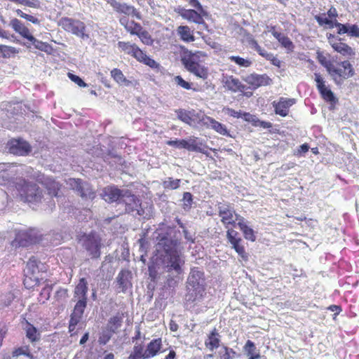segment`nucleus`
Wrapping results in <instances>:
<instances>
[{
  "label": "nucleus",
  "mask_w": 359,
  "mask_h": 359,
  "mask_svg": "<svg viewBox=\"0 0 359 359\" xmlns=\"http://www.w3.org/2000/svg\"><path fill=\"white\" fill-rule=\"evenodd\" d=\"M81 318H82V316L72 313L71 315L69 324H71L72 326L76 325L80 322Z\"/></svg>",
  "instance_id": "obj_60"
},
{
  "label": "nucleus",
  "mask_w": 359,
  "mask_h": 359,
  "mask_svg": "<svg viewBox=\"0 0 359 359\" xmlns=\"http://www.w3.org/2000/svg\"><path fill=\"white\" fill-rule=\"evenodd\" d=\"M121 200V203L125 204L126 211L128 212H134L136 211L137 215H144V210L141 208L139 203L140 201L135 196L126 192L125 194H123Z\"/></svg>",
  "instance_id": "obj_11"
},
{
  "label": "nucleus",
  "mask_w": 359,
  "mask_h": 359,
  "mask_svg": "<svg viewBox=\"0 0 359 359\" xmlns=\"http://www.w3.org/2000/svg\"><path fill=\"white\" fill-rule=\"evenodd\" d=\"M241 231L243 233V236L246 240L254 242L256 241V236L254 230L248 225H243Z\"/></svg>",
  "instance_id": "obj_38"
},
{
  "label": "nucleus",
  "mask_w": 359,
  "mask_h": 359,
  "mask_svg": "<svg viewBox=\"0 0 359 359\" xmlns=\"http://www.w3.org/2000/svg\"><path fill=\"white\" fill-rule=\"evenodd\" d=\"M229 60H231V62H235L236 65L242 67H248L252 64V62L250 60L245 59L240 56L232 55L229 57Z\"/></svg>",
  "instance_id": "obj_40"
},
{
  "label": "nucleus",
  "mask_w": 359,
  "mask_h": 359,
  "mask_svg": "<svg viewBox=\"0 0 359 359\" xmlns=\"http://www.w3.org/2000/svg\"><path fill=\"white\" fill-rule=\"evenodd\" d=\"M294 99H287L281 97L278 102H273V105L275 107L276 114L286 116L289 111V108L294 104Z\"/></svg>",
  "instance_id": "obj_19"
},
{
  "label": "nucleus",
  "mask_w": 359,
  "mask_h": 359,
  "mask_svg": "<svg viewBox=\"0 0 359 359\" xmlns=\"http://www.w3.org/2000/svg\"><path fill=\"white\" fill-rule=\"evenodd\" d=\"M156 239V250L165 254L163 262L164 270L168 273L167 284L170 287H175L182 272V266L185 263L180 242L171 233H160Z\"/></svg>",
  "instance_id": "obj_1"
},
{
  "label": "nucleus",
  "mask_w": 359,
  "mask_h": 359,
  "mask_svg": "<svg viewBox=\"0 0 359 359\" xmlns=\"http://www.w3.org/2000/svg\"><path fill=\"white\" fill-rule=\"evenodd\" d=\"M184 205L190 207L192 202V195L189 192H184L183 194Z\"/></svg>",
  "instance_id": "obj_59"
},
{
  "label": "nucleus",
  "mask_w": 359,
  "mask_h": 359,
  "mask_svg": "<svg viewBox=\"0 0 359 359\" xmlns=\"http://www.w3.org/2000/svg\"><path fill=\"white\" fill-rule=\"evenodd\" d=\"M39 262L34 257L29 258L26 269H25V278L24 280V285L27 287H32L39 283V277L37 273L39 272Z\"/></svg>",
  "instance_id": "obj_8"
},
{
  "label": "nucleus",
  "mask_w": 359,
  "mask_h": 359,
  "mask_svg": "<svg viewBox=\"0 0 359 359\" xmlns=\"http://www.w3.org/2000/svg\"><path fill=\"white\" fill-rule=\"evenodd\" d=\"M184 149L191 151H196L202 154H205L203 149L198 146L196 138H191L188 140H184Z\"/></svg>",
  "instance_id": "obj_33"
},
{
  "label": "nucleus",
  "mask_w": 359,
  "mask_h": 359,
  "mask_svg": "<svg viewBox=\"0 0 359 359\" xmlns=\"http://www.w3.org/2000/svg\"><path fill=\"white\" fill-rule=\"evenodd\" d=\"M174 81L177 85L180 86V87L184 89H191V84L189 82L184 80L180 76H175Z\"/></svg>",
  "instance_id": "obj_50"
},
{
  "label": "nucleus",
  "mask_w": 359,
  "mask_h": 359,
  "mask_svg": "<svg viewBox=\"0 0 359 359\" xmlns=\"http://www.w3.org/2000/svg\"><path fill=\"white\" fill-rule=\"evenodd\" d=\"M175 12L178 13L183 19L190 22L198 25L204 23L203 17L194 9H186L183 7L178 6L175 9Z\"/></svg>",
  "instance_id": "obj_16"
},
{
  "label": "nucleus",
  "mask_w": 359,
  "mask_h": 359,
  "mask_svg": "<svg viewBox=\"0 0 359 359\" xmlns=\"http://www.w3.org/2000/svg\"><path fill=\"white\" fill-rule=\"evenodd\" d=\"M220 336L215 328L208 334V338L205 341V347L210 351L219 346Z\"/></svg>",
  "instance_id": "obj_26"
},
{
  "label": "nucleus",
  "mask_w": 359,
  "mask_h": 359,
  "mask_svg": "<svg viewBox=\"0 0 359 359\" xmlns=\"http://www.w3.org/2000/svg\"><path fill=\"white\" fill-rule=\"evenodd\" d=\"M223 82L224 87L233 93L243 92L245 88L238 79L232 76L225 77Z\"/></svg>",
  "instance_id": "obj_23"
},
{
  "label": "nucleus",
  "mask_w": 359,
  "mask_h": 359,
  "mask_svg": "<svg viewBox=\"0 0 359 359\" xmlns=\"http://www.w3.org/2000/svg\"><path fill=\"white\" fill-rule=\"evenodd\" d=\"M118 48L124 51L126 53L131 55L133 54V52L134 51L136 45L135 44H130V43L123 42V41H119L118 43Z\"/></svg>",
  "instance_id": "obj_43"
},
{
  "label": "nucleus",
  "mask_w": 359,
  "mask_h": 359,
  "mask_svg": "<svg viewBox=\"0 0 359 359\" xmlns=\"http://www.w3.org/2000/svg\"><path fill=\"white\" fill-rule=\"evenodd\" d=\"M69 184L73 189L78 191L82 198L93 199L95 197V193L91 190L89 191L88 194L83 191V183L79 179H69Z\"/></svg>",
  "instance_id": "obj_27"
},
{
  "label": "nucleus",
  "mask_w": 359,
  "mask_h": 359,
  "mask_svg": "<svg viewBox=\"0 0 359 359\" xmlns=\"http://www.w3.org/2000/svg\"><path fill=\"white\" fill-rule=\"evenodd\" d=\"M111 75L113 79L121 85L128 86L130 83L126 79L122 72L118 69H114L111 72Z\"/></svg>",
  "instance_id": "obj_35"
},
{
  "label": "nucleus",
  "mask_w": 359,
  "mask_h": 359,
  "mask_svg": "<svg viewBox=\"0 0 359 359\" xmlns=\"http://www.w3.org/2000/svg\"><path fill=\"white\" fill-rule=\"evenodd\" d=\"M162 346V340L157 338L151 340L145 349V358L154 357L161 350Z\"/></svg>",
  "instance_id": "obj_24"
},
{
  "label": "nucleus",
  "mask_w": 359,
  "mask_h": 359,
  "mask_svg": "<svg viewBox=\"0 0 359 359\" xmlns=\"http://www.w3.org/2000/svg\"><path fill=\"white\" fill-rule=\"evenodd\" d=\"M137 36L141 41L146 45H151L153 42L150 34L147 31L141 30Z\"/></svg>",
  "instance_id": "obj_46"
},
{
  "label": "nucleus",
  "mask_w": 359,
  "mask_h": 359,
  "mask_svg": "<svg viewBox=\"0 0 359 359\" xmlns=\"http://www.w3.org/2000/svg\"><path fill=\"white\" fill-rule=\"evenodd\" d=\"M223 111H224V113L226 114L233 116L234 118L241 117V111H236V110L229 108V107L224 108Z\"/></svg>",
  "instance_id": "obj_56"
},
{
  "label": "nucleus",
  "mask_w": 359,
  "mask_h": 359,
  "mask_svg": "<svg viewBox=\"0 0 359 359\" xmlns=\"http://www.w3.org/2000/svg\"><path fill=\"white\" fill-rule=\"evenodd\" d=\"M226 238L236 252L241 257H246L245 248L241 245L242 238L238 236V233L233 229H228L226 231Z\"/></svg>",
  "instance_id": "obj_15"
},
{
  "label": "nucleus",
  "mask_w": 359,
  "mask_h": 359,
  "mask_svg": "<svg viewBox=\"0 0 359 359\" xmlns=\"http://www.w3.org/2000/svg\"><path fill=\"white\" fill-rule=\"evenodd\" d=\"M27 40L31 41L36 49H39L41 51H44L47 53H50L53 50L50 45H49L47 43L37 40L32 36V34L29 36Z\"/></svg>",
  "instance_id": "obj_32"
},
{
  "label": "nucleus",
  "mask_w": 359,
  "mask_h": 359,
  "mask_svg": "<svg viewBox=\"0 0 359 359\" xmlns=\"http://www.w3.org/2000/svg\"><path fill=\"white\" fill-rule=\"evenodd\" d=\"M281 45L288 50H292L294 46L290 39L285 34L278 40Z\"/></svg>",
  "instance_id": "obj_48"
},
{
  "label": "nucleus",
  "mask_w": 359,
  "mask_h": 359,
  "mask_svg": "<svg viewBox=\"0 0 359 359\" xmlns=\"http://www.w3.org/2000/svg\"><path fill=\"white\" fill-rule=\"evenodd\" d=\"M132 56L137 59V60L143 62L147 55L136 46L134 51L133 52Z\"/></svg>",
  "instance_id": "obj_51"
},
{
  "label": "nucleus",
  "mask_w": 359,
  "mask_h": 359,
  "mask_svg": "<svg viewBox=\"0 0 359 359\" xmlns=\"http://www.w3.org/2000/svg\"><path fill=\"white\" fill-rule=\"evenodd\" d=\"M18 4L34 8H38L40 6V2L38 0H19Z\"/></svg>",
  "instance_id": "obj_49"
},
{
  "label": "nucleus",
  "mask_w": 359,
  "mask_h": 359,
  "mask_svg": "<svg viewBox=\"0 0 359 359\" xmlns=\"http://www.w3.org/2000/svg\"><path fill=\"white\" fill-rule=\"evenodd\" d=\"M309 147L306 144H304L299 147L298 153H306L309 151Z\"/></svg>",
  "instance_id": "obj_64"
},
{
  "label": "nucleus",
  "mask_w": 359,
  "mask_h": 359,
  "mask_svg": "<svg viewBox=\"0 0 359 359\" xmlns=\"http://www.w3.org/2000/svg\"><path fill=\"white\" fill-rule=\"evenodd\" d=\"M255 116L250 114V113L241 112V118H243L246 121L251 122L252 123L255 120Z\"/></svg>",
  "instance_id": "obj_61"
},
{
  "label": "nucleus",
  "mask_w": 359,
  "mask_h": 359,
  "mask_svg": "<svg viewBox=\"0 0 359 359\" xmlns=\"http://www.w3.org/2000/svg\"><path fill=\"white\" fill-rule=\"evenodd\" d=\"M15 13L18 15V16L31 22L33 24H35V25L40 24V20L37 18H36L33 15L27 14V13H24L22 11H21L20 9H17L15 11Z\"/></svg>",
  "instance_id": "obj_42"
},
{
  "label": "nucleus",
  "mask_w": 359,
  "mask_h": 359,
  "mask_svg": "<svg viewBox=\"0 0 359 359\" xmlns=\"http://www.w3.org/2000/svg\"><path fill=\"white\" fill-rule=\"evenodd\" d=\"M234 219H235V222L238 221L237 224L240 229H242L243 225L248 224V222L247 220H245V219L243 217H242L239 215L235 214Z\"/></svg>",
  "instance_id": "obj_58"
},
{
  "label": "nucleus",
  "mask_w": 359,
  "mask_h": 359,
  "mask_svg": "<svg viewBox=\"0 0 359 359\" xmlns=\"http://www.w3.org/2000/svg\"><path fill=\"white\" fill-rule=\"evenodd\" d=\"M184 140H168L166 144L170 147H174L178 149H184Z\"/></svg>",
  "instance_id": "obj_55"
},
{
  "label": "nucleus",
  "mask_w": 359,
  "mask_h": 359,
  "mask_svg": "<svg viewBox=\"0 0 359 359\" xmlns=\"http://www.w3.org/2000/svg\"><path fill=\"white\" fill-rule=\"evenodd\" d=\"M88 291L87 282L84 278H81L78 285L75 287L74 299L87 298L86 293Z\"/></svg>",
  "instance_id": "obj_30"
},
{
  "label": "nucleus",
  "mask_w": 359,
  "mask_h": 359,
  "mask_svg": "<svg viewBox=\"0 0 359 359\" xmlns=\"http://www.w3.org/2000/svg\"><path fill=\"white\" fill-rule=\"evenodd\" d=\"M335 27L337 28L339 34H347L351 37L359 38V27L357 25L341 24L336 22Z\"/></svg>",
  "instance_id": "obj_21"
},
{
  "label": "nucleus",
  "mask_w": 359,
  "mask_h": 359,
  "mask_svg": "<svg viewBox=\"0 0 359 359\" xmlns=\"http://www.w3.org/2000/svg\"><path fill=\"white\" fill-rule=\"evenodd\" d=\"M220 359H233L236 355V352L226 346H224L223 348L219 352Z\"/></svg>",
  "instance_id": "obj_41"
},
{
  "label": "nucleus",
  "mask_w": 359,
  "mask_h": 359,
  "mask_svg": "<svg viewBox=\"0 0 359 359\" xmlns=\"http://www.w3.org/2000/svg\"><path fill=\"white\" fill-rule=\"evenodd\" d=\"M68 77L80 87L86 86V83L78 76L68 73Z\"/></svg>",
  "instance_id": "obj_52"
},
{
  "label": "nucleus",
  "mask_w": 359,
  "mask_h": 359,
  "mask_svg": "<svg viewBox=\"0 0 359 359\" xmlns=\"http://www.w3.org/2000/svg\"><path fill=\"white\" fill-rule=\"evenodd\" d=\"M59 25L65 31L72 32V34L78 36H80L81 38L87 36L84 33L85 25L83 22L79 20H74L69 18H63L60 20Z\"/></svg>",
  "instance_id": "obj_9"
},
{
  "label": "nucleus",
  "mask_w": 359,
  "mask_h": 359,
  "mask_svg": "<svg viewBox=\"0 0 359 359\" xmlns=\"http://www.w3.org/2000/svg\"><path fill=\"white\" fill-rule=\"evenodd\" d=\"M9 25L13 30L25 39H28L32 34L29 29L18 19L13 18L11 20Z\"/></svg>",
  "instance_id": "obj_25"
},
{
  "label": "nucleus",
  "mask_w": 359,
  "mask_h": 359,
  "mask_svg": "<svg viewBox=\"0 0 359 359\" xmlns=\"http://www.w3.org/2000/svg\"><path fill=\"white\" fill-rule=\"evenodd\" d=\"M252 125L256 127L259 126V127H262L263 128H266V129L272 127L271 123L267 122V121H260L257 117H255V120L252 123Z\"/></svg>",
  "instance_id": "obj_53"
},
{
  "label": "nucleus",
  "mask_w": 359,
  "mask_h": 359,
  "mask_svg": "<svg viewBox=\"0 0 359 359\" xmlns=\"http://www.w3.org/2000/svg\"><path fill=\"white\" fill-rule=\"evenodd\" d=\"M111 6L115 11L119 13H123L127 15H131L136 17L137 19L141 18L140 14L136 10V8L133 6L127 4L126 3H122L114 0L112 1Z\"/></svg>",
  "instance_id": "obj_17"
},
{
  "label": "nucleus",
  "mask_w": 359,
  "mask_h": 359,
  "mask_svg": "<svg viewBox=\"0 0 359 359\" xmlns=\"http://www.w3.org/2000/svg\"><path fill=\"white\" fill-rule=\"evenodd\" d=\"M80 241L88 256L91 258H98L100 256V238L95 233L84 235Z\"/></svg>",
  "instance_id": "obj_7"
},
{
  "label": "nucleus",
  "mask_w": 359,
  "mask_h": 359,
  "mask_svg": "<svg viewBox=\"0 0 359 359\" xmlns=\"http://www.w3.org/2000/svg\"><path fill=\"white\" fill-rule=\"evenodd\" d=\"M245 351L247 352L248 355L255 353L256 347L255 344L250 341L248 340L245 345Z\"/></svg>",
  "instance_id": "obj_54"
},
{
  "label": "nucleus",
  "mask_w": 359,
  "mask_h": 359,
  "mask_svg": "<svg viewBox=\"0 0 359 359\" xmlns=\"http://www.w3.org/2000/svg\"><path fill=\"white\" fill-rule=\"evenodd\" d=\"M329 43L332 48L341 55L351 57L355 55L354 49L349 46L347 43L343 42L341 39L334 36L328 37Z\"/></svg>",
  "instance_id": "obj_10"
},
{
  "label": "nucleus",
  "mask_w": 359,
  "mask_h": 359,
  "mask_svg": "<svg viewBox=\"0 0 359 359\" xmlns=\"http://www.w3.org/2000/svg\"><path fill=\"white\" fill-rule=\"evenodd\" d=\"M327 309L331 311H333L334 312V318L338 316L342 311V309L340 306H338V305H335V304H333V305H330L327 307Z\"/></svg>",
  "instance_id": "obj_62"
},
{
  "label": "nucleus",
  "mask_w": 359,
  "mask_h": 359,
  "mask_svg": "<svg viewBox=\"0 0 359 359\" xmlns=\"http://www.w3.org/2000/svg\"><path fill=\"white\" fill-rule=\"evenodd\" d=\"M8 147L11 154L18 156H25L31 151L29 143L21 139L11 140L8 142Z\"/></svg>",
  "instance_id": "obj_12"
},
{
  "label": "nucleus",
  "mask_w": 359,
  "mask_h": 359,
  "mask_svg": "<svg viewBox=\"0 0 359 359\" xmlns=\"http://www.w3.org/2000/svg\"><path fill=\"white\" fill-rule=\"evenodd\" d=\"M68 297V291L67 289L60 288L55 292V298L60 302H65Z\"/></svg>",
  "instance_id": "obj_47"
},
{
  "label": "nucleus",
  "mask_w": 359,
  "mask_h": 359,
  "mask_svg": "<svg viewBox=\"0 0 359 359\" xmlns=\"http://www.w3.org/2000/svg\"><path fill=\"white\" fill-rule=\"evenodd\" d=\"M118 292H125L128 288L131 287L132 283L131 273L127 270L121 271L116 278Z\"/></svg>",
  "instance_id": "obj_20"
},
{
  "label": "nucleus",
  "mask_w": 359,
  "mask_h": 359,
  "mask_svg": "<svg viewBox=\"0 0 359 359\" xmlns=\"http://www.w3.org/2000/svg\"><path fill=\"white\" fill-rule=\"evenodd\" d=\"M317 59L318 62L326 69L327 72H329L334 62L331 59L330 55L318 51Z\"/></svg>",
  "instance_id": "obj_31"
},
{
  "label": "nucleus",
  "mask_w": 359,
  "mask_h": 359,
  "mask_svg": "<svg viewBox=\"0 0 359 359\" xmlns=\"http://www.w3.org/2000/svg\"><path fill=\"white\" fill-rule=\"evenodd\" d=\"M218 212L219 217H221V221L226 228L228 225H235V211L228 204L219 203L218 204Z\"/></svg>",
  "instance_id": "obj_14"
},
{
  "label": "nucleus",
  "mask_w": 359,
  "mask_h": 359,
  "mask_svg": "<svg viewBox=\"0 0 359 359\" xmlns=\"http://www.w3.org/2000/svg\"><path fill=\"white\" fill-rule=\"evenodd\" d=\"M143 63H144L145 65H147L152 68L157 67V66H158V64L156 63V62L154 60L150 58L147 55L145 57L144 60L143 61Z\"/></svg>",
  "instance_id": "obj_63"
},
{
  "label": "nucleus",
  "mask_w": 359,
  "mask_h": 359,
  "mask_svg": "<svg viewBox=\"0 0 359 359\" xmlns=\"http://www.w3.org/2000/svg\"><path fill=\"white\" fill-rule=\"evenodd\" d=\"M186 301L194 304L200 302L205 294L203 273L198 268L191 270L187 278Z\"/></svg>",
  "instance_id": "obj_2"
},
{
  "label": "nucleus",
  "mask_w": 359,
  "mask_h": 359,
  "mask_svg": "<svg viewBox=\"0 0 359 359\" xmlns=\"http://www.w3.org/2000/svg\"><path fill=\"white\" fill-rule=\"evenodd\" d=\"M17 191L22 201L27 203H34L41 201L42 191L35 183L26 182L20 180L16 186Z\"/></svg>",
  "instance_id": "obj_5"
},
{
  "label": "nucleus",
  "mask_w": 359,
  "mask_h": 359,
  "mask_svg": "<svg viewBox=\"0 0 359 359\" xmlns=\"http://www.w3.org/2000/svg\"><path fill=\"white\" fill-rule=\"evenodd\" d=\"M197 116L198 118V123L201 125L210 127L220 135H229L226 127L214 118L204 114H198Z\"/></svg>",
  "instance_id": "obj_13"
},
{
  "label": "nucleus",
  "mask_w": 359,
  "mask_h": 359,
  "mask_svg": "<svg viewBox=\"0 0 359 359\" xmlns=\"http://www.w3.org/2000/svg\"><path fill=\"white\" fill-rule=\"evenodd\" d=\"M180 180H173L171 177H168L163 182V186L166 189H176L180 187Z\"/></svg>",
  "instance_id": "obj_44"
},
{
  "label": "nucleus",
  "mask_w": 359,
  "mask_h": 359,
  "mask_svg": "<svg viewBox=\"0 0 359 359\" xmlns=\"http://www.w3.org/2000/svg\"><path fill=\"white\" fill-rule=\"evenodd\" d=\"M177 34L180 39L184 42L189 43L195 41L193 31L187 25L179 26L177 29Z\"/></svg>",
  "instance_id": "obj_28"
},
{
  "label": "nucleus",
  "mask_w": 359,
  "mask_h": 359,
  "mask_svg": "<svg viewBox=\"0 0 359 359\" xmlns=\"http://www.w3.org/2000/svg\"><path fill=\"white\" fill-rule=\"evenodd\" d=\"M128 359H146L145 351H143V347L141 345L135 346L133 352L130 355Z\"/></svg>",
  "instance_id": "obj_39"
},
{
  "label": "nucleus",
  "mask_w": 359,
  "mask_h": 359,
  "mask_svg": "<svg viewBox=\"0 0 359 359\" xmlns=\"http://www.w3.org/2000/svg\"><path fill=\"white\" fill-rule=\"evenodd\" d=\"M245 81L253 88H257L270 83V79L266 74H252L245 77Z\"/></svg>",
  "instance_id": "obj_18"
},
{
  "label": "nucleus",
  "mask_w": 359,
  "mask_h": 359,
  "mask_svg": "<svg viewBox=\"0 0 359 359\" xmlns=\"http://www.w3.org/2000/svg\"><path fill=\"white\" fill-rule=\"evenodd\" d=\"M126 29L131 34L138 35L142 30V27L140 24L133 21L130 23L129 26H127Z\"/></svg>",
  "instance_id": "obj_45"
},
{
  "label": "nucleus",
  "mask_w": 359,
  "mask_h": 359,
  "mask_svg": "<svg viewBox=\"0 0 359 359\" xmlns=\"http://www.w3.org/2000/svg\"><path fill=\"white\" fill-rule=\"evenodd\" d=\"M316 82L318 90L325 102L330 104V109H334L339 102L337 97L331 90V87L320 76L316 74Z\"/></svg>",
  "instance_id": "obj_6"
},
{
  "label": "nucleus",
  "mask_w": 359,
  "mask_h": 359,
  "mask_svg": "<svg viewBox=\"0 0 359 359\" xmlns=\"http://www.w3.org/2000/svg\"><path fill=\"white\" fill-rule=\"evenodd\" d=\"M26 336L31 341H36L40 339V333L37 329L30 323H27L25 327Z\"/></svg>",
  "instance_id": "obj_34"
},
{
  "label": "nucleus",
  "mask_w": 359,
  "mask_h": 359,
  "mask_svg": "<svg viewBox=\"0 0 359 359\" xmlns=\"http://www.w3.org/2000/svg\"><path fill=\"white\" fill-rule=\"evenodd\" d=\"M76 302V304L74 306L73 313L79 315L81 316H83L84 310L86 307V300L87 298H83V299H74Z\"/></svg>",
  "instance_id": "obj_37"
},
{
  "label": "nucleus",
  "mask_w": 359,
  "mask_h": 359,
  "mask_svg": "<svg viewBox=\"0 0 359 359\" xmlns=\"http://www.w3.org/2000/svg\"><path fill=\"white\" fill-rule=\"evenodd\" d=\"M205 56V53L202 51L190 52L182 59V62L187 71L198 78L205 79L208 76V69L200 63L201 59Z\"/></svg>",
  "instance_id": "obj_3"
},
{
  "label": "nucleus",
  "mask_w": 359,
  "mask_h": 359,
  "mask_svg": "<svg viewBox=\"0 0 359 359\" xmlns=\"http://www.w3.org/2000/svg\"><path fill=\"white\" fill-rule=\"evenodd\" d=\"M177 117L182 121L185 123L189 124V126H192V121L197 119L198 121V118L197 116L198 114H202L201 113H195L193 111H187L186 110L180 109L177 111Z\"/></svg>",
  "instance_id": "obj_29"
},
{
  "label": "nucleus",
  "mask_w": 359,
  "mask_h": 359,
  "mask_svg": "<svg viewBox=\"0 0 359 359\" xmlns=\"http://www.w3.org/2000/svg\"><path fill=\"white\" fill-rule=\"evenodd\" d=\"M122 321L123 317L120 314H118L110 318L109 321V327L110 330L113 332H115L121 326Z\"/></svg>",
  "instance_id": "obj_36"
},
{
  "label": "nucleus",
  "mask_w": 359,
  "mask_h": 359,
  "mask_svg": "<svg viewBox=\"0 0 359 359\" xmlns=\"http://www.w3.org/2000/svg\"><path fill=\"white\" fill-rule=\"evenodd\" d=\"M328 74L337 84H341L352 77L355 74V71L348 60L334 61Z\"/></svg>",
  "instance_id": "obj_4"
},
{
  "label": "nucleus",
  "mask_w": 359,
  "mask_h": 359,
  "mask_svg": "<svg viewBox=\"0 0 359 359\" xmlns=\"http://www.w3.org/2000/svg\"><path fill=\"white\" fill-rule=\"evenodd\" d=\"M103 199L107 202L119 201L121 203L122 194L121 191L114 187H105L101 194Z\"/></svg>",
  "instance_id": "obj_22"
},
{
  "label": "nucleus",
  "mask_w": 359,
  "mask_h": 359,
  "mask_svg": "<svg viewBox=\"0 0 359 359\" xmlns=\"http://www.w3.org/2000/svg\"><path fill=\"white\" fill-rule=\"evenodd\" d=\"M49 194L54 196H58V192L60 190L59 184L57 182H53L51 187L48 188Z\"/></svg>",
  "instance_id": "obj_57"
}]
</instances>
